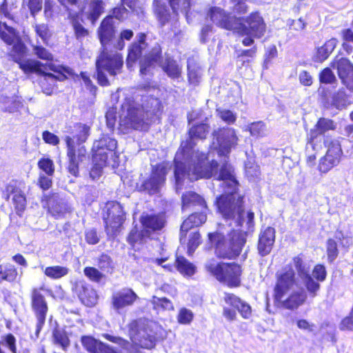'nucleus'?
<instances>
[{"label":"nucleus","mask_w":353,"mask_h":353,"mask_svg":"<svg viewBox=\"0 0 353 353\" xmlns=\"http://www.w3.org/2000/svg\"><path fill=\"white\" fill-rule=\"evenodd\" d=\"M207 236L215 256L221 260L237 259L247 241L245 232L236 229L230 230L226 234L219 231L208 232Z\"/></svg>","instance_id":"obj_5"},{"label":"nucleus","mask_w":353,"mask_h":353,"mask_svg":"<svg viewBox=\"0 0 353 353\" xmlns=\"http://www.w3.org/2000/svg\"><path fill=\"white\" fill-rule=\"evenodd\" d=\"M163 111V103L157 97H147L140 102L133 97H126L118 115L116 106L108 108L105 112L106 125L113 130L118 117V130L122 134L148 132L152 124L161 123Z\"/></svg>","instance_id":"obj_1"},{"label":"nucleus","mask_w":353,"mask_h":353,"mask_svg":"<svg viewBox=\"0 0 353 353\" xmlns=\"http://www.w3.org/2000/svg\"><path fill=\"white\" fill-rule=\"evenodd\" d=\"M59 1L68 8V17L72 23L77 37L82 38L87 36L88 30L83 27L79 21L81 17L79 16L77 11L73 9L77 0H59Z\"/></svg>","instance_id":"obj_29"},{"label":"nucleus","mask_w":353,"mask_h":353,"mask_svg":"<svg viewBox=\"0 0 353 353\" xmlns=\"http://www.w3.org/2000/svg\"><path fill=\"white\" fill-rule=\"evenodd\" d=\"M326 254L327 262L330 264L333 263L339 254V250L336 241L329 238L326 241Z\"/></svg>","instance_id":"obj_48"},{"label":"nucleus","mask_w":353,"mask_h":353,"mask_svg":"<svg viewBox=\"0 0 353 353\" xmlns=\"http://www.w3.org/2000/svg\"><path fill=\"white\" fill-rule=\"evenodd\" d=\"M244 21L245 24L242 23L240 18L234 19V32L240 35L250 34L256 39H259L264 35L266 25L259 12L251 13L245 19Z\"/></svg>","instance_id":"obj_12"},{"label":"nucleus","mask_w":353,"mask_h":353,"mask_svg":"<svg viewBox=\"0 0 353 353\" xmlns=\"http://www.w3.org/2000/svg\"><path fill=\"white\" fill-rule=\"evenodd\" d=\"M37 185L43 191H46L51 188L52 185V180L51 178L44 174H39L37 179Z\"/></svg>","instance_id":"obj_61"},{"label":"nucleus","mask_w":353,"mask_h":353,"mask_svg":"<svg viewBox=\"0 0 353 353\" xmlns=\"http://www.w3.org/2000/svg\"><path fill=\"white\" fill-rule=\"evenodd\" d=\"M98 32L101 43L104 46L112 39L114 32L113 18L111 16L102 21Z\"/></svg>","instance_id":"obj_38"},{"label":"nucleus","mask_w":353,"mask_h":353,"mask_svg":"<svg viewBox=\"0 0 353 353\" xmlns=\"http://www.w3.org/2000/svg\"><path fill=\"white\" fill-rule=\"evenodd\" d=\"M337 44L336 39H330L327 41L322 46L317 48L314 57V61L323 62L326 60L332 52L334 50Z\"/></svg>","instance_id":"obj_41"},{"label":"nucleus","mask_w":353,"mask_h":353,"mask_svg":"<svg viewBox=\"0 0 353 353\" xmlns=\"http://www.w3.org/2000/svg\"><path fill=\"white\" fill-rule=\"evenodd\" d=\"M121 55L117 52L103 51L97 60V68H103L110 75H115L121 72L123 66Z\"/></svg>","instance_id":"obj_20"},{"label":"nucleus","mask_w":353,"mask_h":353,"mask_svg":"<svg viewBox=\"0 0 353 353\" xmlns=\"http://www.w3.org/2000/svg\"><path fill=\"white\" fill-rule=\"evenodd\" d=\"M129 338L132 347L151 350L165 339V331L159 325L151 322L133 321L128 327Z\"/></svg>","instance_id":"obj_7"},{"label":"nucleus","mask_w":353,"mask_h":353,"mask_svg":"<svg viewBox=\"0 0 353 353\" xmlns=\"http://www.w3.org/2000/svg\"><path fill=\"white\" fill-rule=\"evenodd\" d=\"M64 141L66 145L68 172L74 177L79 176L80 164L85 159L87 150L82 144L90 134V126L83 123H74L66 127Z\"/></svg>","instance_id":"obj_4"},{"label":"nucleus","mask_w":353,"mask_h":353,"mask_svg":"<svg viewBox=\"0 0 353 353\" xmlns=\"http://www.w3.org/2000/svg\"><path fill=\"white\" fill-rule=\"evenodd\" d=\"M205 270L219 283L230 288L241 286L242 265L236 262H216L211 259L205 265Z\"/></svg>","instance_id":"obj_8"},{"label":"nucleus","mask_w":353,"mask_h":353,"mask_svg":"<svg viewBox=\"0 0 353 353\" xmlns=\"http://www.w3.org/2000/svg\"><path fill=\"white\" fill-rule=\"evenodd\" d=\"M210 126L206 123H197L193 124L188 130V138L181 141L179 147L181 154L189 153L192 151L196 145V140L206 139Z\"/></svg>","instance_id":"obj_19"},{"label":"nucleus","mask_w":353,"mask_h":353,"mask_svg":"<svg viewBox=\"0 0 353 353\" xmlns=\"http://www.w3.org/2000/svg\"><path fill=\"white\" fill-rule=\"evenodd\" d=\"M170 4L173 12H176L179 8L186 11L190 6V2L189 0H170Z\"/></svg>","instance_id":"obj_63"},{"label":"nucleus","mask_w":353,"mask_h":353,"mask_svg":"<svg viewBox=\"0 0 353 353\" xmlns=\"http://www.w3.org/2000/svg\"><path fill=\"white\" fill-rule=\"evenodd\" d=\"M188 79L190 83L196 86L201 77V68L194 60L188 61Z\"/></svg>","instance_id":"obj_46"},{"label":"nucleus","mask_w":353,"mask_h":353,"mask_svg":"<svg viewBox=\"0 0 353 353\" xmlns=\"http://www.w3.org/2000/svg\"><path fill=\"white\" fill-rule=\"evenodd\" d=\"M81 342L83 347L90 353H96L99 344L97 339L91 336H83L81 338Z\"/></svg>","instance_id":"obj_52"},{"label":"nucleus","mask_w":353,"mask_h":353,"mask_svg":"<svg viewBox=\"0 0 353 353\" xmlns=\"http://www.w3.org/2000/svg\"><path fill=\"white\" fill-rule=\"evenodd\" d=\"M336 125L333 120L324 117L319 118L314 127L310 129L307 135V143L313 148L316 144V139L329 130H334Z\"/></svg>","instance_id":"obj_26"},{"label":"nucleus","mask_w":353,"mask_h":353,"mask_svg":"<svg viewBox=\"0 0 353 353\" xmlns=\"http://www.w3.org/2000/svg\"><path fill=\"white\" fill-rule=\"evenodd\" d=\"M72 290L84 305L93 307L97 303L99 296L96 290L85 281H75Z\"/></svg>","instance_id":"obj_22"},{"label":"nucleus","mask_w":353,"mask_h":353,"mask_svg":"<svg viewBox=\"0 0 353 353\" xmlns=\"http://www.w3.org/2000/svg\"><path fill=\"white\" fill-rule=\"evenodd\" d=\"M139 299L138 295L132 288H123L112 294L111 305L117 312L132 306Z\"/></svg>","instance_id":"obj_24"},{"label":"nucleus","mask_w":353,"mask_h":353,"mask_svg":"<svg viewBox=\"0 0 353 353\" xmlns=\"http://www.w3.org/2000/svg\"><path fill=\"white\" fill-rule=\"evenodd\" d=\"M313 281L316 282V285L312 288L304 286L308 295L311 298H314L318 295V292L321 289L320 283L323 282L326 280L327 276V272L326 268L323 263H316L313 267L312 271Z\"/></svg>","instance_id":"obj_31"},{"label":"nucleus","mask_w":353,"mask_h":353,"mask_svg":"<svg viewBox=\"0 0 353 353\" xmlns=\"http://www.w3.org/2000/svg\"><path fill=\"white\" fill-rule=\"evenodd\" d=\"M161 49L159 45L155 46L152 51L144 57L140 63V73L142 76L150 74L155 64L158 63Z\"/></svg>","instance_id":"obj_35"},{"label":"nucleus","mask_w":353,"mask_h":353,"mask_svg":"<svg viewBox=\"0 0 353 353\" xmlns=\"http://www.w3.org/2000/svg\"><path fill=\"white\" fill-rule=\"evenodd\" d=\"M169 170L168 163L164 161L153 165L150 176L142 182L139 190L146 192L150 195L158 193L165 183Z\"/></svg>","instance_id":"obj_13"},{"label":"nucleus","mask_w":353,"mask_h":353,"mask_svg":"<svg viewBox=\"0 0 353 353\" xmlns=\"http://www.w3.org/2000/svg\"><path fill=\"white\" fill-rule=\"evenodd\" d=\"M193 318L194 314L191 310L185 307H182L179 311L177 321L179 324L187 325L192 321Z\"/></svg>","instance_id":"obj_56"},{"label":"nucleus","mask_w":353,"mask_h":353,"mask_svg":"<svg viewBox=\"0 0 353 353\" xmlns=\"http://www.w3.org/2000/svg\"><path fill=\"white\" fill-rule=\"evenodd\" d=\"M117 148V141L115 139L103 134L92 145V162L107 165L109 157L115 154Z\"/></svg>","instance_id":"obj_15"},{"label":"nucleus","mask_w":353,"mask_h":353,"mask_svg":"<svg viewBox=\"0 0 353 353\" xmlns=\"http://www.w3.org/2000/svg\"><path fill=\"white\" fill-rule=\"evenodd\" d=\"M2 339L4 345L7 347L12 353H17V340L12 334L8 333L6 334L3 336Z\"/></svg>","instance_id":"obj_59"},{"label":"nucleus","mask_w":353,"mask_h":353,"mask_svg":"<svg viewBox=\"0 0 353 353\" xmlns=\"http://www.w3.org/2000/svg\"><path fill=\"white\" fill-rule=\"evenodd\" d=\"M212 136L216 141V150L219 156L228 155L232 148H235L239 141L236 131L232 128L222 127L215 130Z\"/></svg>","instance_id":"obj_17"},{"label":"nucleus","mask_w":353,"mask_h":353,"mask_svg":"<svg viewBox=\"0 0 353 353\" xmlns=\"http://www.w3.org/2000/svg\"><path fill=\"white\" fill-rule=\"evenodd\" d=\"M44 288L42 286L39 288H33L31 290L30 295V306L37 318L35 330V334L37 336H39L45 325L47 314L48 312V303L46 300L44 294L42 292Z\"/></svg>","instance_id":"obj_14"},{"label":"nucleus","mask_w":353,"mask_h":353,"mask_svg":"<svg viewBox=\"0 0 353 353\" xmlns=\"http://www.w3.org/2000/svg\"><path fill=\"white\" fill-rule=\"evenodd\" d=\"M217 116L225 123L234 124L236 121V115L230 110L217 109Z\"/></svg>","instance_id":"obj_55"},{"label":"nucleus","mask_w":353,"mask_h":353,"mask_svg":"<svg viewBox=\"0 0 353 353\" xmlns=\"http://www.w3.org/2000/svg\"><path fill=\"white\" fill-rule=\"evenodd\" d=\"M52 339L54 344L59 345L66 349L70 345V339L65 329L56 325L52 330Z\"/></svg>","instance_id":"obj_42"},{"label":"nucleus","mask_w":353,"mask_h":353,"mask_svg":"<svg viewBox=\"0 0 353 353\" xmlns=\"http://www.w3.org/2000/svg\"><path fill=\"white\" fill-rule=\"evenodd\" d=\"M97 265L102 272L112 273L114 270L113 261L112 258L105 253H102L97 259Z\"/></svg>","instance_id":"obj_49"},{"label":"nucleus","mask_w":353,"mask_h":353,"mask_svg":"<svg viewBox=\"0 0 353 353\" xmlns=\"http://www.w3.org/2000/svg\"><path fill=\"white\" fill-rule=\"evenodd\" d=\"M319 81L321 83L333 84L336 81V78L332 70L326 68L319 74Z\"/></svg>","instance_id":"obj_57"},{"label":"nucleus","mask_w":353,"mask_h":353,"mask_svg":"<svg viewBox=\"0 0 353 353\" xmlns=\"http://www.w3.org/2000/svg\"><path fill=\"white\" fill-rule=\"evenodd\" d=\"M105 166V165L92 162V165L90 170V176L92 179H98L102 175L103 169Z\"/></svg>","instance_id":"obj_64"},{"label":"nucleus","mask_w":353,"mask_h":353,"mask_svg":"<svg viewBox=\"0 0 353 353\" xmlns=\"http://www.w3.org/2000/svg\"><path fill=\"white\" fill-rule=\"evenodd\" d=\"M216 180L224 181L225 188L230 190L216 196L214 205L217 212L225 220H233L237 218L239 223L241 224L245 212V196L238 194L239 183L233 174V170L230 165L223 163L221 166Z\"/></svg>","instance_id":"obj_3"},{"label":"nucleus","mask_w":353,"mask_h":353,"mask_svg":"<svg viewBox=\"0 0 353 353\" xmlns=\"http://www.w3.org/2000/svg\"><path fill=\"white\" fill-rule=\"evenodd\" d=\"M138 43H133L129 49L128 56L127 58V66L131 69L136 61L141 55L142 50L145 48V36L143 33L138 34Z\"/></svg>","instance_id":"obj_36"},{"label":"nucleus","mask_w":353,"mask_h":353,"mask_svg":"<svg viewBox=\"0 0 353 353\" xmlns=\"http://www.w3.org/2000/svg\"><path fill=\"white\" fill-rule=\"evenodd\" d=\"M17 279L18 271L13 264L10 263L0 264V283L3 281L12 283Z\"/></svg>","instance_id":"obj_40"},{"label":"nucleus","mask_w":353,"mask_h":353,"mask_svg":"<svg viewBox=\"0 0 353 353\" xmlns=\"http://www.w3.org/2000/svg\"><path fill=\"white\" fill-rule=\"evenodd\" d=\"M151 239V236L145 229L143 228L139 229V227L135 225L129 232L126 241L132 248H134L137 245L144 244L147 239Z\"/></svg>","instance_id":"obj_37"},{"label":"nucleus","mask_w":353,"mask_h":353,"mask_svg":"<svg viewBox=\"0 0 353 353\" xmlns=\"http://www.w3.org/2000/svg\"><path fill=\"white\" fill-rule=\"evenodd\" d=\"M125 219L126 214L119 202L110 201L107 203L106 216L103 218L107 235L117 236L120 232Z\"/></svg>","instance_id":"obj_11"},{"label":"nucleus","mask_w":353,"mask_h":353,"mask_svg":"<svg viewBox=\"0 0 353 353\" xmlns=\"http://www.w3.org/2000/svg\"><path fill=\"white\" fill-rule=\"evenodd\" d=\"M174 265L177 271L183 276L190 277L196 272V265L183 256H176Z\"/></svg>","instance_id":"obj_39"},{"label":"nucleus","mask_w":353,"mask_h":353,"mask_svg":"<svg viewBox=\"0 0 353 353\" xmlns=\"http://www.w3.org/2000/svg\"><path fill=\"white\" fill-rule=\"evenodd\" d=\"M141 227L152 236L154 234L159 233L167 223L165 212L143 214L139 218Z\"/></svg>","instance_id":"obj_21"},{"label":"nucleus","mask_w":353,"mask_h":353,"mask_svg":"<svg viewBox=\"0 0 353 353\" xmlns=\"http://www.w3.org/2000/svg\"><path fill=\"white\" fill-rule=\"evenodd\" d=\"M42 139L46 143L53 146L57 145L60 141L58 136L48 130L43 132Z\"/></svg>","instance_id":"obj_60"},{"label":"nucleus","mask_w":353,"mask_h":353,"mask_svg":"<svg viewBox=\"0 0 353 353\" xmlns=\"http://www.w3.org/2000/svg\"><path fill=\"white\" fill-rule=\"evenodd\" d=\"M104 10L105 3L102 0H85L77 11L81 17V21L83 17H85L94 24L103 13Z\"/></svg>","instance_id":"obj_23"},{"label":"nucleus","mask_w":353,"mask_h":353,"mask_svg":"<svg viewBox=\"0 0 353 353\" xmlns=\"http://www.w3.org/2000/svg\"><path fill=\"white\" fill-rule=\"evenodd\" d=\"M41 202L46 203L48 205V211L55 219L62 218L69 212L67 203L59 198V194L57 192L44 194Z\"/></svg>","instance_id":"obj_25"},{"label":"nucleus","mask_w":353,"mask_h":353,"mask_svg":"<svg viewBox=\"0 0 353 353\" xmlns=\"http://www.w3.org/2000/svg\"><path fill=\"white\" fill-rule=\"evenodd\" d=\"M11 51V56L14 60L19 63L20 68L25 73H36L44 77L45 81L50 85H54L56 81H63L68 79H73L74 81H82L83 85L90 87L92 81L85 73L82 72L81 75L74 74L72 70L67 67L60 65H55L52 63L43 64L40 61L33 59L22 61L21 58L26 53V47L21 43L19 37L14 43Z\"/></svg>","instance_id":"obj_2"},{"label":"nucleus","mask_w":353,"mask_h":353,"mask_svg":"<svg viewBox=\"0 0 353 353\" xmlns=\"http://www.w3.org/2000/svg\"><path fill=\"white\" fill-rule=\"evenodd\" d=\"M265 123L260 121L252 123L249 126L250 134L254 137H262L264 134Z\"/></svg>","instance_id":"obj_58"},{"label":"nucleus","mask_w":353,"mask_h":353,"mask_svg":"<svg viewBox=\"0 0 353 353\" xmlns=\"http://www.w3.org/2000/svg\"><path fill=\"white\" fill-rule=\"evenodd\" d=\"M202 243V237L199 231H195L189 236L188 241L187 254L188 256H192L195 250Z\"/></svg>","instance_id":"obj_50"},{"label":"nucleus","mask_w":353,"mask_h":353,"mask_svg":"<svg viewBox=\"0 0 353 353\" xmlns=\"http://www.w3.org/2000/svg\"><path fill=\"white\" fill-rule=\"evenodd\" d=\"M348 103H350V101L347 99V97L342 90H339L334 94L332 104L337 109H342Z\"/></svg>","instance_id":"obj_54"},{"label":"nucleus","mask_w":353,"mask_h":353,"mask_svg":"<svg viewBox=\"0 0 353 353\" xmlns=\"http://www.w3.org/2000/svg\"><path fill=\"white\" fill-rule=\"evenodd\" d=\"M23 185L22 181L12 179L6 183L1 191L2 198L8 201L11 198V202L16 214L22 217L27 208V198L25 192L21 188Z\"/></svg>","instance_id":"obj_10"},{"label":"nucleus","mask_w":353,"mask_h":353,"mask_svg":"<svg viewBox=\"0 0 353 353\" xmlns=\"http://www.w3.org/2000/svg\"><path fill=\"white\" fill-rule=\"evenodd\" d=\"M69 271L68 267L57 265L46 267L43 273L45 276L52 280H58L68 275Z\"/></svg>","instance_id":"obj_43"},{"label":"nucleus","mask_w":353,"mask_h":353,"mask_svg":"<svg viewBox=\"0 0 353 353\" xmlns=\"http://www.w3.org/2000/svg\"><path fill=\"white\" fill-rule=\"evenodd\" d=\"M0 37L8 45H12L17 40L18 35L13 28L6 22L0 21Z\"/></svg>","instance_id":"obj_44"},{"label":"nucleus","mask_w":353,"mask_h":353,"mask_svg":"<svg viewBox=\"0 0 353 353\" xmlns=\"http://www.w3.org/2000/svg\"><path fill=\"white\" fill-rule=\"evenodd\" d=\"M37 165L47 176H53L54 173V165L53 161L50 158H41L37 163Z\"/></svg>","instance_id":"obj_53"},{"label":"nucleus","mask_w":353,"mask_h":353,"mask_svg":"<svg viewBox=\"0 0 353 353\" xmlns=\"http://www.w3.org/2000/svg\"><path fill=\"white\" fill-rule=\"evenodd\" d=\"M323 144L326 152L319 160L318 170L321 173L325 174L339 164L343 159V152L339 138L327 136L324 138Z\"/></svg>","instance_id":"obj_9"},{"label":"nucleus","mask_w":353,"mask_h":353,"mask_svg":"<svg viewBox=\"0 0 353 353\" xmlns=\"http://www.w3.org/2000/svg\"><path fill=\"white\" fill-rule=\"evenodd\" d=\"M296 274L292 268L276 276L274 287L273 299L276 307L294 311L303 305L307 300V294L302 290L290 293L285 299L284 296L296 285Z\"/></svg>","instance_id":"obj_6"},{"label":"nucleus","mask_w":353,"mask_h":353,"mask_svg":"<svg viewBox=\"0 0 353 353\" xmlns=\"http://www.w3.org/2000/svg\"><path fill=\"white\" fill-rule=\"evenodd\" d=\"M209 16L211 20L218 26L234 31V19H237L236 17L226 14L219 8L211 9Z\"/></svg>","instance_id":"obj_33"},{"label":"nucleus","mask_w":353,"mask_h":353,"mask_svg":"<svg viewBox=\"0 0 353 353\" xmlns=\"http://www.w3.org/2000/svg\"><path fill=\"white\" fill-rule=\"evenodd\" d=\"M84 275L92 282L100 283L105 276L99 269L87 266L83 269Z\"/></svg>","instance_id":"obj_51"},{"label":"nucleus","mask_w":353,"mask_h":353,"mask_svg":"<svg viewBox=\"0 0 353 353\" xmlns=\"http://www.w3.org/2000/svg\"><path fill=\"white\" fill-rule=\"evenodd\" d=\"M208 210L192 212L182 223L180 228V241L185 240L189 230L197 228L205 223Z\"/></svg>","instance_id":"obj_28"},{"label":"nucleus","mask_w":353,"mask_h":353,"mask_svg":"<svg viewBox=\"0 0 353 353\" xmlns=\"http://www.w3.org/2000/svg\"><path fill=\"white\" fill-rule=\"evenodd\" d=\"M275 241V230L272 227H267L259 235L257 248L261 256L268 254Z\"/></svg>","instance_id":"obj_32"},{"label":"nucleus","mask_w":353,"mask_h":353,"mask_svg":"<svg viewBox=\"0 0 353 353\" xmlns=\"http://www.w3.org/2000/svg\"><path fill=\"white\" fill-rule=\"evenodd\" d=\"M181 203L183 210L197 208L201 211L208 210V204L205 199L195 192L188 191L183 193L181 196Z\"/></svg>","instance_id":"obj_30"},{"label":"nucleus","mask_w":353,"mask_h":353,"mask_svg":"<svg viewBox=\"0 0 353 353\" xmlns=\"http://www.w3.org/2000/svg\"><path fill=\"white\" fill-rule=\"evenodd\" d=\"M85 239L88 244L95 245L99 242V236L96 229H90L85 232Z\"/></svg>","instance_id":"obj_62"},{"label":"nucleus","mask_w":353,"mask_h":353,"mask_svg":"<svg viewBox=\"0 0 353 353\" xmlns=\"http://www.w3.org/2000/svg\"><path fill=\"white\" fill-rule=\"evenodd\" d=\"M294 266L298 275L303 279L304 286L312 288L316 285L313 278L309 273L308 267L303 260V254H299L292 258Z\"/></svg>","instance_id":"obj_34"},{"label":"nucleus","mask_w":353,"mask_h":353,"mask_svg":"<svg viewBox=\"0 0 353 353\" xmlns=\"http://www.w3.org/2000/svg\"><path fill=\"white\" fill-rule=\"evenodd\" d=\"M163 71L172 79H179L181 74V68L176 61L168 58L162 64Z\"/></svg>","instance_id":"obj_45"},{"label":"nucleus","mask_w":353,"mask_h":353,"mask_svg":"<svg viewBox=\"0 0 353 353\" xmlns=\"http://www.w3.org/2000/svg\"><path fill=\"white\" fill-rule=\"evenodd\" d=\"M223 300L226 304L234 308H223V315L227 320L232 321L236 319L237 316L235 310L239 312L241 317L244 319H248L251 316V306L239 296L233 293L225 292Z\"/></svg>","instance_id":"obj_16"},{"label":"nucleus","mask_w":353,"mask_h":353,"mask_svg":"<svg viewBox=\"0 0 353 353\" xmlns=\"http://www.w3.org/2000/svg\"><path fill=\"white\" fill-rule=\"evenodd\" d=\"M219 163L216 160L208 161V155L204 152L197 153L196 161L191 171L192 179L197 181L201 179H209L216 172Z\"/></svg>","instance_id":"obj_18"},{"label":"nucleus","mask_w":353,"mask_h":353,"mask_svg":"<svg viewBox=\"0 0 353 353\" xmlns=\"http://www.w3.org/2000/svg\"><path fill=\"white\" fill-rule=\"evenodd\" d=\"M152 308L157 312L170 311L174 310L172 302L166 297L159 298L153 296L151 299Z\"/></svg>","instance_id":"obj_47"},{"label":"nucleus","mask_w":353,"mask_h":353,"mask_svg":"<svg viewBox=\"0 0 353 353\" xmlns=\"http://www.w3.org/2000/svg\"><path fill=\"white\" fill-rule=\"evenodd\" d=\"M332 66L336 68L339 78L347 88H353V65L345 58L334 59Z\"/></svg>","instance_id":"obj_27"}]
</instances>
